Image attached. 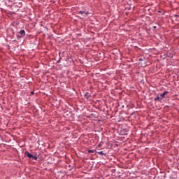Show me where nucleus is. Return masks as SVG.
<instances>
[{
	"label": "nucleus",
	"mask_w": 179,
	"mask_h": 179,
	"mask_svg": "<svg viewBox=\"0 0 179 179\" xmlns=\"http://www.w3.org/2000/svg\"><path fill=\"white\" fill-rule=\"evenodd\" d=\"M61 62V59H59L58 61H57V64H59Z\"/></svg>",
	"instance_id": "10"
},
{
	"label": "nucleus",
	"mask_w": 179,
	"mask_h": 179,
	"mask_svg": "<svg viewBox=\"0 0 179 179\" xmlns=\"http://www.w3.org/2000/svg\"><path fill=\"white\" fill-rule=\"evenodd\" d=\"M78 13L80 15H86V16H87V15H89V11L80 10Z\"/></svg>",
	"instance_id": "3"
},
{
	"label": "nucleus",
	"mask_w": 179,
	"mask_h": 179,
	"mask_svg": "<svg viewBox=\"0 0 179 179\" xmlns=\"http://www.w3.org/2000/svg\"><path fill=\"white\" fill-rule=\"evenodd\" d=\"M98 155H101V156H106V153L103 152V151L96 152Z\"/></svg>",
	"instance_id": "6"
},
{
	"label": "nucleus",
	"mask_w": 179,
	"mask_h": 179,
	"mask_svg": "<svg viewBox=\"0 0 179 179\" xmlns=\"http://www.w3.org/2000/svg\"><path fill=\"white\" fill-rule=\"evenodd\" d=\"M31 94H34V92L31 91Z\"/></svg>",
	"instance_id": "11"
},
{
	"label": "nucleus",
	"mask_w": 179,
	"mask_h": 179,
	"mask_svg": "<svg viewBox=\"0 0 179 179\" xmlns=\"http://www.w3.org/2000/svg\"><path fill=\"white\" fill-rule=\"evenodd\" d=\"M96 152V150H88V153H94Z\"/></svg>",
	"instance_id": "9"
},
{
	"label": "nucleus",
	"mask_w": 179,
	"mask_h": 179,
	"mask_svg": "<svg viewBox=\"0 0 179 179\" xmlns=\"http://www.w3.org/2000/svg\"><path fill=\"white\" fill-rule=\"evenodd\" d=\"M157 100H159V101H162V99H160V97H159V96L155 98V101H157Z\"/></svg>",
	"instance_id": "7"
},
{
	"label": "nucleus",
	"mask_w": 179,
	"mask_h": 179,
	"mask_svg": "<svg viewBox=\"0 0 179 179\" xmlns=\"http://www.w3.org/2000/svg\"><path fill=\"white\" fill-rule=\"evenodd\" d=\"M26 36V31L24 29H21L19 32V34H17V38H23Z\"/></svg>",
	"instance_id": "1"
},
{
	"label": "nucleus",
	"mask_w": 179,
	"mask_h": 179,
	"mask_svg": "<svg viewBox=\"0 0 179 179\" xmlns=\"http://www.w3.org/2000/svg\"><path fill=\"white\" fill-rule=\"evenodd\" d=\"M84 97L88 100V99L90 97V96H89V92H85Z\"/></svg>",
	"instance_id": "5"
},
{
	"label": "nucleus",
	"mask_w": 179,
	"mask_h": 179,
	"mask_svg": "<svg viewBox=\"0 0 179 179\" xmlns=\"http://www.w3.org/2000/svg\"><path fill=\"white\" fill-rule=\"evenodd\" d=\"M156 28H157V27H156V26H154V27H153V29H156Z\"/></svg>",
	"instance_id": "12"
},
{
	"label": "nucleus",
	"mask_w": 179,
	"mask_h": 179,
	"mask_svg": "<svg viewBox=\"0 0 179 179\" xmlns=\"http://www.w3.org/2000/svg\"><path fill=\"white\" fill-rule=\"evenodd\" d=\"M139 61H141V62H146V59L145 57L140 58Z\"/></svg>",
	"instance_id": "8"
},
{
	"label": "nucleus",
	"mask_w": 179,
	"mask_h": 179,
	"mask_svg": "<svg viewBox=\"0 0 179 179\" xmlns=\"http://www.w3.org/2000/svg\"><path fill=\"white\" fill-rule=\"evenodd\" d=\"M25 155L27 157H29V159H31L32 160H37V157L33 155L32 154H30L28 151L25 152Z\"/></svg>",
	"instance_id": "2"
},
{
	"label": "nucleus",
	"mask_w": 179,
	"mask_h": 179,
	"mask_svg": "<svg viewBox=\"0 0 179 179\" xmlns=\"http://www.w3.org/2000/svg\"><path fill=\"white\" fill-rule=\"evenodd\" d=\"M167 93H169L167 91H165L164 93L160 94V97H162V99H164V96H166V94H167Z\"/></svg>",
	"instance_id": "4"
},
{
	"label": "nucleus",
	"mask_w": 179,
	"mask_h": 179,
	"mask_svg": "<svg viewBox=\"0 0 179 179\" xmlns=\"http://www.w3.org/2000/svg\"><path fill=\"white\" fill-rule=\"evenodd\" d=\"M175 16H176V17H178V15H175Z\"/></svg>",
	"instance_id": "13"
}]
</instances>
